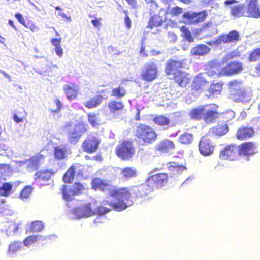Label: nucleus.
I'll list each match as a JSON object with an SVG mask.
<instances>
[{
  "label": "nucleus",
  "instance_id": "61",
  "mask_svg": "<svg viewBox=\"0 0 260 260\" xmlns=\"http://www.w3.org/2000/svg\"><path fill=\"white\" fill-rule=\"evenodd\" d=\"M13 120L17 123H19L22 122V118L18 117L16 114H14L13 115Z\"/></svg>",
  "mask_w": 260,
  "mask_h": 260
},
{
  "label": "nucleus",
  "instance_id": "21",
  "mask_svg": "<svg viewBox=\"0 0 260 260\" xmlns=\"http://www.w3.org/2000/svg\"><path fill=\"white\" fill-rule=\"evenodd\" d=\"M182 67V63L181 61L171 59L167 63L165 72L167 75L171 76L178 74V72L181 71L180 69Z\"/></svg>",
  "mask_w": 260,
  "mask_h": 260
},
{
  "label": "nucleus",
  "instance_id": "57",
  "mask_svg": "<svg viewBox=\"0 0 260 260\" xmlns=\"http://www.w3.org/2000/svg\"><path fill=\"white\" fill-rule=\"evenodd\" d=\"M61 39L53 38L51 40L52 44L56 47L60 46Z\"/></svg>",
  "mask_w": 260,
  "mask_h": 260
},
{
  "label": "nucleus",
  "instance_id": "3",
  "mask_svg": "<svg viewBox=\"0 0 260 260\" xmlns=\"http://www.w3.org/2000/svg\"><path fill=\"white\" fill-rule=\"evenodd\" d=\"M86 189V185L80 182H75L71 185H63L60 188L63 199L71 201L75 196L82 194Z\"/></svg>",
  "mask_w": 260,
  "mask_h": 260
},
{
  "label": "nucleus",
  "instance_id": "52",
  "mask_svg": "<svg viewBox=\"0 0 260 260\" xmlns=\"http://www.w3.org/2000/svg\"><path fill=\"white\" fill-rule=\"evenodd\" d=\"M182 12H183L182 8H181L179 7H178V6H176V7H172L171 9L170 13L173 15L177 16V15H178L179 14H181Z\"/></svg>",
  "mask_w": 260,
  "mask_h": 260
},
{
  "label": "nucleus",
  "instance_id": "18",
  "mask_svg": "<svg viewBox=\"0 0 260 260\" xmlns=\"http://www.w3.org/2000/svg\"><path fill=\"white\" fill-rule=\"evenodd\" d=\"M79 211L81 215L85 217L98 214V207L96 205V202L88 203L82 205L79 208Z\"/></svg>",
  "mask_w": 260,
  "mask_h": 260
},
{
  "label": "nucleus",
  "instance_id": "38",
  "mask_svg": "<svg viewBox=\"0 0 260 260\" xmlns=\"http://www.w3.org/2000/svg\"><path fill=\"white\" fill-rule=\"evenodd\" d=\"M254 131H238L236 134L237 138L241 141H244L253 136Z\"/></svg>",
  "mask_w": 260,
  "mask_h": 260
},
{
  "label": "nucleus",
  "instance_id": "54",
  "mask_svg": "<svg viewBox=\"0 0 260 260\" xmlns=\"http://www.w3.org/2000/svg\"><path fill=\"white\" fill-rule=\"evenodd\" d=\"M15 17L21 24L24 26H26L25 21L23 16L20 13H16Z\"/></svg>",
  "mask_w": 260,
  "mask_h": 260
},
{
  "label": "nucleus",
  "instance_id": "23",
  "mask_svg": "<svg viewBox=\"0 0 260 260\" xmlns=\"http://www.w3.org/2000/svg\"><path fill=\"white\" fill-rule=\"evenodd\" d=\"M138 138L144 143H151L154 142L157 137L155 131H141L138 135Z\"/></svg>",
  "mask_w": 260,
  "mask_h": 260
},
{
  "label": "nucleus",
  "instance_id": "58",
  "mask_svg": "<svg viewBox=\"0 0 260 260\" xmlns=\"http://www.w3.org/2000/svg\"><path fill=\"white\" fill-rule=\"evenodd\" d=\"M218 127L216 130H229L228 125L225 123H222L221 124L219 125Z\"/></svg>",
  "mask_w": 260,
  "mask_h": 260
},
{
  "label": "nucleus",
  "instance_id": "6",
  "mask_svg": "<svg viewBox=\"0 0 260 260\" xmlns=\"http://www.w3.org/2000/svg\"><path fill=\"white\" fill-rule=\"evenodd\" d=\"M126 208V205L122 201L112 203L109 201L104 200L98 206V215H103L111 210L122 211Z\"/></svg>",
  "mask_w": 260,
  "mask_h": 260
},
{
  "label": "nucleus",
  "instance_id": "15",
  "mask_svg": "<svg viewBox=\"0 0 260 260\" xmlns=\"http://www.w3.org/2000/svg\"><path fill=\"white\" fill-rule=\"evenodd\" d=\"M175 149L174 142L167 139L160 141L155 146V150L161 153H172Z\"/></svg>",
  "mask_w": 260,
  "mask_h": 260
},
{
  "label": "nucleus",
  "instance_id": "41",
  "mask_svg": "<svg viewBox=\"0 0 260 260\" xmlns=\"http://www.w3.org/2000/svg\"><path fill=\"white\" fill-rule=\"evenodd\" d=\"M81 134L80 131H71L69 134V141L71 143H76L80 139Z\"/></svg>",
  "mask_w": 260,
  "mask_h": 260
},
{
  "label": "nucleus",
  "instance_id": "30",
  "mask_svg": "<svg viewBox=\"0 0 260 260\" xmlns=\"http://www.w3.org/2000/svg\"><path fill=\"white\" fill-rule=\"evenodd\" d=\"M64 90L67 99L69 100H72L76 97L78 88L76 85L70 86L66 85L64 86Z\"/></svg>",
  "mask_w": 260,
  "mask_h": 260
},
{
  "label": "nucleus",
  "instance_id": "20",
  "mask_svg": "<svg viewBox=\"0 0 260 260\" xmlns=\"http://www.w3.org/2000/svg\"><path fill=\"white\" fill-rule=\"evenodd\" d=\"M91 187L94 190H100L103 192H110L112 189L111 185L107 181L98 178H94L92 180Z\"/></svg>",
  "mask_w": 260,
  "mask_h": 260
},
{
  "label": "nucleus",
  "instance_id": "16",
  "mask_svg": "<svg viewBox=\"0 0 260 260\" xmlns=\"http://www.w3.org/2000/svg\"><path fill=\"white\" fill-rule=\"evenodd\" d=\"M242 64L240 62H232L221 70V74L223 75H231L239 73L243 70Z\"/></svg>",
  "mask_w": 260,
  "mask_h": 260
},
{
  "label": "nucleus",
  "instance_id": "60",
  "mask_svg": "<svg viewBox=\"0 0 260 260\" xmlns=\"http://www.w3.org/2000/svg\"><path fill=\"white\" fill-rule=\"evenodd\" d=\"M237 1L236 0H226L224 1V5L225 6L231 7V6L234 3H237Z\"/></svg>",
  "mask_w": 260,
  "mask_h": 260
},
{
  "label": "nucleus",
  "instance_id": "27",
  "mask_svg": "<svg viewBox=\"0 0 260 260\" xmlns=\"http://www.w3.org/2000/svg\"><path fill=\"white\" fill-rule=\"evenodd\" d=\"M220 113L219 112L213 110H205L204 115V119L206 123H210L213 122L220 116Z\"/></svg>",
  "mask_w": 260,
  "mask_h": 260
},
{
  "label": "nucleus",
  "instance_id": "19",
  "mask_svg": "<svg viewBox=\"0 0 260 260\" xmlns=\"http://www.w3.org/2000/svg\"><path fill=\"white\" fill-rule=\"evenodd\" d=\"M55 174V172L52 169H43L38 171L35 174V180L39 183L46 182L51 179Z\"/></svg>",
  "mask_w": 260,
  "mask_h": 260
},
{
  "label": "nucleus",
  "instance_id": "10",
  "mask_svg": "<svg viewBox=\"0 0 260 260\" xmlns=\"http://www.w3.org/2000/svg\"><path fill=\"white\" fill-rule=\"evenodd\" d=\"M101 142V139L94 136H89L83 142L82 148L84 151L90 154L95 152Z\"/></svg>",
  "mask_w": 260,
  "mask_h": 260
},
{
  "label": "nucleus",
  "instance_id": "64",
  "mask_svg": "<svg viewBox=\"0 0 260 260\" xmlns=\"http://www.w3.org/2000/svg\"><path fill=\"white\" fill-rule=\"evenodd\" d=\"M91 23L93 25L96 27H98V26L100 25V22L97 19L92 20L91 21Z\"/></svg>",
  "mask_w": 260,
  "mask_h": 260
},
{
  "label": "nucleus",
  "instance_id": "62",
  "mask_svg": "<svg viewBox=\"0 0 260 260\" xmlns=\"http://www.w3.org/2000/svg\"><path fill=\"white\" fill-rule=\"evenodd\" d=\"M91 160H95L97 161H101L102 160V157L100 154L97 155L92 157Z\"/></svg>",
  "mask_w": 260,
  "mask_h": 260
},
{
  "label": "nucleus",
  "instance_id": "59",
  "mask_svg": "<svg viewBox=\"0 0 260 260\" xmlns=\"http://www.w3.org/2000/svg\"><path fill=\"white\" fill-rule=\"evenodd\" d=\"M55 50V52L58 56H61L62 55L63 49L61 48V46L56 47Z\"/></svg>",
  "mask_w": 260,
  "mask_h": 260
},
{
  "label": "nucleus",
  "instance_id": "5",
  "mask_svg": "<svg viewBox=\"0 0 260 260\" xmlns=\"http://www.w3.org/2000/svg\"><path fill=\"white\" fill-rule=\"evenodd\" d=\"M226 132L222 131L218 133L217 131H212L211 134L208 133L203 136L199 143V149L201 154L204 156L209 155L213 153L214 146L211 144L210 139L208 137H216L217 136H222L225 135Z\"/></svg>",
  "mask_w": 260,
  "mask_h": 260
},
{
  "label": "nucleus",
  "instance_id": "51",
  "mask_svg": "<svg viewBox=\"0 0 260 260\" xmlns=\"http://www.w3.org/2000/svg\"><path fill=\"white\" fill-rule=\"evenodd\" d=\"M184 73L181 72H178V74L173 75L170 77L171 79H174L175 81L179 85H181L183 81Z\"/></svg>",
  "mask_w": 260,
  "mask_h": 260
},
{
  "label": "nucleus",
  "instance_id": "29",
  "mask_svg": "<svg viewBox=\"0 0 260 260\" xmlns=\"http://www.w3.org/2000/svg\"><path fill=\"white\" fill-rule=\"evenodd\" d=\"M209 66H210V69L208 72L205 73L207 74V77L210 76L223 75L221 74V71H220L219 70L220 67L219 63H217L216 61L213 60L209 62Z\"/></svg>",
  "mask_w": 260,
  "mask_h": 260
},
{
  "label": "nucleus",
  "instance_id": "11",
  "mask_svg": "<svg viewBox=\"0 0 260 260\" xmlns=\"http://www.w3.org/2000/svg\"><path fill=\"white\" fill-rule=\"evenodd\" d=\"M239 155L249 158L257 152V146L253 142L243 143L238 145Z\"/></svg>",
  "mask_w": 260,
  "mask_h": 260
},
{
  "label": "nucleus",
  "instance_id": "28",
  "mask_svg": "<svg viewBox=\"0 0 260 260\" xmlns=\"http://www.w3.org/2000/svg\"><path fill=\"white\" fill-rule=\"evenodd\" d=\"M122 176L126 179L136 177L137 175V169L133 167H125L121 170Z\"/></svg>",
  "mask_w": 260,
  "mask_h": 260
},
{
  "label": "nucleus",
  "instance_id": "32",
  "mask_svg": "<svg viewBox=\"0 0 260 260\" xmlns=\"http://www.w3.org/2000/svg\"><path fill=\"white\" fill-rule=\"evenodd\" d=\"M22 248L21 242L15 241L9 245L8 253L9 255L15 254L17 251L20 250Z\"/></svg>",
  "mask_w": 260,
  "mask_h": 260
},
{
  "label": "nucleus",
  "instance_id": "7",
  "mask_svg": "<svg viewBox=\"0 0 260 260\" xmlns=\"http://www.w3.org/2000/svg\"><path fill=\"white\" fill-rule=\"evenodd\" d=\"M76 173L77 176H84V167L80 163H74L70 166L62 176L63 181L66 183H72Z\"/></svg>",
  "mask_w": 260,
  "mask_h": 260
},
{
  "label": "nucleus",
  "instance_id": "43",
  "mask_svg": "<svg viewBox=\"0 0 260 260\" xmlns=\"http://www.w3.org/2000/svg\"><path fill=\"white\" fill-rule=\"evenodd\" d=\"M108 106L111 112L114 113L116 111L122 109L123 108V104L121 102L112 101L109 102Z\"/></svg>",
  "mask_w": 260,
  "mask_h": 260
},
{
  "label": "nucleus",
  "instance_id": "50",
  "mask_svg": "<svg viewBox=\"0 0 260 260\" xmlns=\"http://www.w3.org/2000/svg\"><path fill=\"white\" fill-rule=\"evenodd\" d=\"M260 58V47L253 50L250 54L249 60L250 61H255Z\"/></svg>",
  "mask_w": 260,
  "mask_h": 260
},
{
  "label": "nucleus",
  "instance_id": "4",
  "mask_svg": "<svg viewBox=\"0 0 260 260\" xmlns=\"http://www.w3.org/2000/svg\"><path fill=\"white\" fill-rule=\"evenodd\" d=\"M115 154L122 160H129L135 154V148L132 142L123 141L116 147Z\"/></svg>",
  "mask_w": 260,
  "mask_h": 260
},
{
  "label": "nucleus",
  "instance_id": "17",
  "mask_svg": "<svg viewBox=\"0 0 260 260\" xmlns=\"http://www.w3.org/2000/svg\"><path fill=\"white\" fill-rule=\"evenodd\" d=\"M245 16L254 18L260 17V10L257 6V0H251L246 6Z\"/></svg>",
  "mask_w": 260,
  "mask_h": 260
},
{
  "label": "nucleus",
  "instance_id": "47",
  "mask_svg": "<svg viewBox=\"0 0 260 260\" xmlns=\"http://www.w3.org/2000/svg\"><path fill=\"white\" fill-rule=\"evenodd\" d=\"M126 94V91L124 88L119 87L113 89L112 95L116 96L117 99L121 98Z\"/></svg>",
  "mask_w": 260,
  "mask_h": 260
},
{
  "label": "nucleus",
  "instance_id": "56",
  "mask_svg": "<svg viewBox=\"0 0 260 260\" xmlns=\"http://www.w3.org/2000/svg\"><path fill=\"white\" fill-rule=\"evenodd\" d=\"M124 13L126 14V16H125V17L124 18L125 23L126 27L128 29H129L131 28V19H130L129 16L127 15V12L124 11Z\"/></svg>",
  "mask_w": 260,
  "mask_h": 260
},
{
  "label": "nucleus",
  "instance_id": "34",
  "mask_svg": "<svg viewBox=\"0 0 260 260\" xmlns=\"http://www.w3.org/2000/svg\"><path fill=\"white\" fill-rule=\"evenodd\" d=\"M44 228V223L42 221L36 220L32 221L29 228V232L36 233L41 231Z\"/></svg>",
  "mask_w": 260,
  "mask_h": 260
},
{
  "label": "nucleus",
  "instance_id": "49",
  "mask_svg": "<svg viewBox=\"0 0 260 260\" xmlns=\"http://www.w3.org/2000/svg\"><path fill=\"white\" fill-rule=\"evenodd\" d=\"M240 56V52L236 49L232 52H228L224 57L223 58V62H227L230 59Z\"/></svg>",
  "mask_w": 260,
  "mask_h": 260
},
{
  "label": "nucleus",
  "instance_id": "33",
  "mask_svg": "<svg viewBox=\"0 0 260 260\" xmlns=\"http://www.w3.org/2000/svg\"><path fill=\"white\" fill-rule=\"evenodd\" d=\"M163 21L162 17L158 15L153 16L150 19L147 27L149 28H152L154 26H160L161 25Z\"/></svg>",
  "mask_w": 260,
  "mask_h": 260
},
{
  "label": "nucleus",
  "instance_id": "42",
  "mask_svg": "<svg viewBox=\"0 0 260 260\" xmlns=\"http://www.w3.org/2000/svg\"><path fill=\"white\" fill-rule=\"evenodd\" d=\"M40 236L38 235H32L26 237L23 241L24 245L28 247L31 245L35 244L39 238Z\"/></svg>",
  "mask_w": 260,
  "mask_h": 260
},
{
  "label": "nucleus",
  "instance_id": "25",
  "mask_svg": "<svg viewBox=\"0 0 260 260\" xmlns=\"http://www.w3.org/2000/svg\"><path fill=\"white\" fill-rule=\"evenodd\" d=\"M67 148L65 145H60L54 148V155L55 159L60 160L66 158Z\"/></svg>",
  "mask_w": 260,
  "mask_h": 260
},
{
  "label": "nucleus",
  "instance_id": "14",
  "mask_svg": "<svg viewBox=\"0 0 260 260\" xmlns=\"http://www.w3.org/2000/svg\"><path fill=\"white\" fill-rule=\"evenodd\" d=\"M210 83L207 79V74L201 73L197 75L192 83V88L196 90L208 87Z\"/></svg>",
  "mask_w": 260,
  "mask_h": 260
},
{
  "label": "nucleus",
  "instance_id": "45",
  "mask_svg": "<svg viewBox=\"0 0 260 260\" xmlns=\"http://www.w3.org/2000/svg\"><path fill=\"white\" fill-rule=\"evenodd\" d=\"M153 122L159 125H166L170 123V120L164 116H159L154 118Z\"/></svg>",
  "mask_w": 260,
  "mask_h": 260
},
{
  "label": "nucleus",
  "instance_id": "9",
  "mask_svg": "<svg viewBox=\"0 0 260 260\" xmlns=\"http://www.w3.org/2000/svg\"><path fill=\"white\" fill-rule=\"evenodd\" d=\"M207 16L205 11L200 12L187 11L183 15L184 22L186 24H196L203 21Z\"/></svg>",
  "mask_w": 260,
  "mask_h": 260
},
{
  "label": "nucleus",
  "instance_id": "46",
  "mask_svg": "<svg viewBox=\"0 0 260 260\" xmlns=\"http://www.w3.org/2000/svg\"><path fill=\"white\" fill-rule=\"evenodd\" d=\"M32 187L30 186H25L21 191L19 197L21 199H27L32 192Z\"/></svg>",
  "mask_w": 260,
  "mask_h": 260
},
{
  "label": "nucleus",
  "instance_id": "40",
  "mask_svg": "<svg viewBox=\"0 0 260 260\" xmlns=\"http://www.w3.org/2000/svg\"><path fill=\"white\" fill-rule=\"evenodd\" d=\"M181 36L187 41L188 42H192L194 41L193 38L191 36V34L189 29L185 26H183L180 29Z\"/></svg>",
  "mask_w": 260,
  "mask_h": 260
},
{
  "label": "nucleus",
  "instance_id": "63",
  "mask_svg": "<svg viewBox=\"0 0 260 260\" xmlns=\"http://www.w3.org/2000/svg\"><path fill=\"white\" fill-rule=\"evenodd\" d=\"M139 129L140 130H152L149 127L143 124H141L139 126Z\"/></svg>",
  "mask_w": 260,
  "mask_h": 260
},
{
  "label": "nucleus",
  "instance_id": "2",
  "mask_svg": "<svg viewBox=\"0 0 260 260\" xmlns=\"http://www.w3.org/2000/svg\"><path fill=\"white\" fill-rule=\"evenodd\" d=\"M168 176L165 173H158L149 176L145 183L140 184L144 197L152 192L155 189H159L167 184Z\"/></svg>",
  "mask_w": 260,
  "mask_h": 260
},
{
  "label": "nucleus",
  "instance_id": "12",
  "mask_svg": "<svg viewBox=\"0 0 260 260\" xmlns=\"http://www.w3.org/2000/svg\"><path fill=\"white\" fill-rule=\"evenodd\" d=\"M238 155H239L238 145L231 144L228 145L220 151L219 156L222 159L234 160L236 159Z\"/></svg>",
  "mask_w": 260,
  "mask_h": 260
},
{
  "label": "nucleus",
  "instance_id": "22",
  "mask_svg": "<svg viewBox=\"0 0 260 260\" xmlns=\"http://www.w3.org/2000/svg\"><path fill=\"white\" fill-rule=\"evenodd\" d=\"M44 159V156L43 155L37 153L26 160L27 167L32 170H37Z\"/></svg>",
  "mask_w": 260,
  "mask_h": 260
},
{
  "label": "nucleus",
  "instance_id": "24",
  "mask_svg": "<svg viewBox=\"0 0 260 260\" xmlns=\"http://www.w3.org/2000/svg\"><path fill=\"white\" fill-rule=\"evenodd\" d=\"M205 112V107L204 106H199L190 110L189 116L192 119L199 120L204 117Z\"/></svg>",
  "mask_w": 260,
  "mask_h": 260
},
{
  "label": "nucleus",
  "instance_id": "55",
  "mask_svg": "<svg viewBox=\"0 0 260 260\" xmlns=\"http://www.w3.org/2000/svg\"><path fill=\"white\" fill-rule=\"evenodd\" d=\"M255 125L256 126V127H249V128H239L238 130H254V129H260V118H258L255 122Z\"/></svg>",
  "mask_w": 260,
  "mask_h": 260
},
{
  "label": "nucleus",
  "instance_id": "53",
  "mask_svg": "<svg viewBox=\"0 0 260 260\" xmlns=\"http://www.w3.org/2000/svg\"><path fill=\"white\" fill-rule=\"evenodd\" d=\"M88 120L89 122L93 127H96L98 124L97 122V117L95 115H88Z\"/></svg>",
  "mask_w": 260,
  "mask_h": 260
},
{
  "label": "nucleus",
  "instance_id": "37",
  "mask_svg": "<svg viewBox=\"0 0 260 260\" xmlns=\"http://www.w3.org/2000/svg\"><path fill=\"white\" fill-rule=\"evenodd\" d=\"M12 185L10 183H4L0 187V195L3 196H8L10 194Z\"/></svg>",
  "mask_w": 260,
  "mask_h": 260
},
{
  "label": "nucleus",
  "instance_id": "39",
  "mask_svg": "<svg viewBox=\"0 0 260 260\" xmlns=\"http://www.w3.org/2000/svg\"><path fill=\"white\" fill-rule=\"evenodd\" d=\"M222 89V84L217 83L211 85L209 88V92L213 96L220 94Z\"/></svg>",
  "mask_w": 260,
  "mask_h": 260
},
{
  "label": "nucleus",
  "instance_id": "26",
  "mask_svg": "<svg viewBox=\"0 0 260 260\" xmlns=\"http://www.w3.org/2000/svg\"><path fill=\"white\" fill-rule=\"evenodd\" d=\"M210 48L206 45H197L191 50L190 53L194 56H202L207 54L210 51Z\"/></svg>",
  "mask_w": 260,
  "mask_h": 260
},
{
  "label": "nucleus",
  "instance_id": "36",
  "mask_svg": "<svg viewBox=\"0 0 260 260\" xmlns=\"http://www.w3.org/2000/svg\"><path fill=\"white\" fill-rule=\"evenodd\" d=\"M193 140V135L187 132H185L179 137V142L183 144H189Z\"/></svg>",
  "mask_w": 260,
  "mask_h": 260
},
{
  "label": "nucleus",
  "instance_id": "44",
  "mask_svg": "<svg viewBox=\"0 0 260 260\" xmlns=\"http://www.w3.org/2000/svg\"><path fill=\"white\" fill-rule=\"evenodd\" d=\"M242 85V82H237V81H231L229 82L228 85L229 86V88L231 89V91L232 90L236 91V92H239V91H242L241 89Z\"/></svg>",
  "mask_w": 260,
  "mask_h": 260
},
{
  "label": "nucleus",
  "instance_id": "8",
  "mask_svg": "<svg viewBox=\"0 0 260 260\" xmlns=\"http://www.w3.org/2000/svg\"><path fill=\"white\" fill-rule=\"evenodd\" d=\"M158 73L157 66L154 62L145 64L142 69L141 76L143 80L152 81L157 77Z\"/></svg>",
  "mask_w": 260,
  "mask_h": 260
},
{
  "label": "nucleus",
  "instance_id": "13",
  "mask_svg": "<svg viewBox=\"0 0 260 260\" xmlns=\"http://www.w3.org/2000/svg\"><path fill=\"white\" fill-rule=\"evenodd\" d=\"M239 40H240V34L237 31L234 30L230 31L226 35L221 36L213 41L212 44L218 46L222 43L236 42Z\"/></svg>",
  "mask_w": 260,
  "mask_h": 260
},
{
  "label": "nucleus",
  "instance_id": "31",
  "mask_svg": "<svg viewBox=\"0 0 260 260\" xmlns=\"http://www.w3.org/2000/svg\"><path fill=\"white\" fill-rule=\"evenodd\" d=\"M246 6L244 4L234 5L231 7V14L235 17L245 16Z\"/></svg>",
  "mask_w": 260,
  "mask_h": 260
},
{
  "label": "nucleus",
  "instance_id": "1",
  "mask_svg": "<svg viewBox=\"0 0 260 260\" xmlns=\"http://www.w3.org/2000/svg\"><path fill=\"white\" fill-rule=\"evenodd\" d=\"M109 196L117 199V202L123 201L126 208L132 204V199L145 197L140 185L129 187L114 188L109 192Z\"/></svg>",
  "mask_w": 260,
  "mask_h": 260
},
{
  "label": "nucleus",
  "instance_id": "35",
  "mask_svg": "<svg viewBox=\"0 0 260 260\" xmlns=\"http://www.w3.org/2000/svg\"><path fill=\"white\" fill-rule=\"evenodd\" d=\"M103 99V96L101 95H99L86 102L84 105L88 108H94L99 105L102 102Z\"/></svg>",
  "mask_w": 260,
  "mask_h": 260
},
{
  "label": "nucleus",
  "instance_id": "48",
  "mask_svg": "<svg viewBox=\"0 0 260 260\" xmlns=\"http://www.w3.org/2000/svg\"><path fill=\"white\" fill-rule=\"evenodd\" d=\"M235 94L239 95V99L237 100L242 103H246L250 99L249 94L247 93L244 90L240 91L239 92H235Z\"/></svg>",
  "mask_w": 260,
  "mask_h": 260
}]
</instances>
